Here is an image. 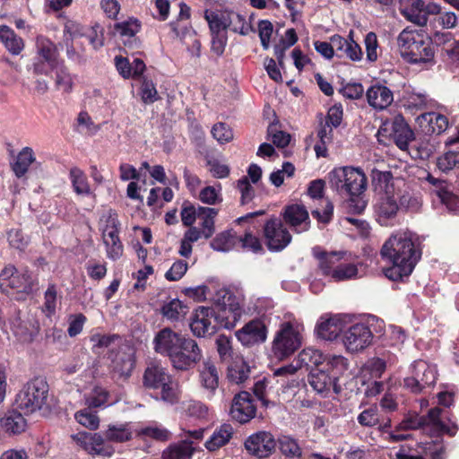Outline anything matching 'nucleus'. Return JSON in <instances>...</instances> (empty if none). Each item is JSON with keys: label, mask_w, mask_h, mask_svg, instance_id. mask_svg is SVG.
<instances>
[{"label": "nucleus", "mask_w": 459, "mask_h": 459, "mask_svg": "<svg viewBox=\"0 0 459 459\" xmlns=\"http://www.w3.org/2000/svg\"><path fill=\"white\" fill-rule=\"evenodd\" d=\"M48 385L42 376H36L27 382L17 394L18 407L27 413L48 408Z\"/></svg>", "instance_id": "7"}, {"label": "nucleus", "mask_w": 459, "mask_h": 459, "mask_svg": "<svg viewBox=\"0 0 459 459\" xmlns=\"http://www.w3.org/2000/svg\"><path fill=\"white\" fill-rule=\"evenodd\" d=\"M186 336L166 327L158 332L153 340L155 351L171 357L183 339Z\"/></svg>", "instance_id": "19"}, {"label": "nucleus", "mask_w": 459, "mask_h": 459, "mask_svg": "<svg viewBox=\"0 0 459 459\" xmlns=\"http://www.w3.org/2000/svg\"><path fill=\"white\" fill-rule=\"evenodd\" d=\"M212 137L221 144L230 143L233 140V131L229 125L219 122L213 125L211 130Z\"/></svg>", "instance_id": "59"}, {"label": "nucleus", "mask_w": 459, "mask_h": 459, "mask_svg": "<svg viewBox=\"0 0 459 459\" xmlns=\"http://www.w3.org/2000/svg\"><path fill=\"white\" fill-rule=\"evenodd\" d=\"M144 385L153 389L163 401L173 403L178 399V384L171 375H144Z\"/></svg>", "instance_id": "11"}, {"label": "nucleus", "mask_w": 459, "mask_h": 459, "mask_svg": "<svg viewBox=\"0 0 459 459\" xmlns=\"http://www.w3.org/2000/svg\"><path fill=\"white\" fill-rule=\"evenodd\" d=\"M377 221L382 226H388L399 211V205L394 195H385L379 198L375 206Z\"/></svg>", "instance_id": "24"}, {"label": "nucleus", "mask_w": 459, "mask_h": 459, "mask_svg": "<svg viewBox=\"0 0 459 459\" xmlns=\"http://www.w3.org/2000/svg\"><path fill=\"white\" fill-rule=\"evenodd\" d=\"M193 451L192 444L183 441L165 450L162 454V459H190Z\"/></svg>", "instance_id": "48"}, {"label": "nucleus", "mask_w": 459, "mask_h": 459, "mask_svg": "<svg viewBox=\"0 0 459 459\" xmlns=\"http://www.w3.org/2000/svg\"><path fill=\"white\" fill-rule=\"evenodd\" d=\"M56 287L55 284H48L47 290L44 294V304L42 311L48 316H51L56 313Z\"/></svg>", "instance_id": "61"}, {"label": "nucleus", "mask_w": 459, "mask_h": 459, "mask_svg": "<svg viewBox=\"0 0 459 459\" xmlns=\"http://www.w3.org/2000/svg\"><path fill=\"white\" fill-rule=\"evenodd\" d=\"M231 418L238 423L249 422L255 417L256 405L250 393L243 391L236 394L230 407Z\"/></svg>", "instance_id": "18"}, {"label": "nucleus", "mask_w": 459, "mask_h": 459, "mask_svg": "<svg viewBox=\"0 0 459 459\" xmlns=\"http://www.w3.org/2000/svg\"><path fill=\"white\" fill-rule=\"evenodd\" d=\"M332 128L327 125L318 124L316 128V143L314 151L317 158L328 157V147L333 142V133Z\"/></svg>", "instance_id": "29"}, {"label": "nucleus", "mask_w": 459, "mask_h": 459, "mask_svg": "<svg viewBox=\"0 0 459 459\" xmlns=\"http://www.w3.org/2000/svg\"><path fill=\"white\" fill-rule=\"evenodd\" d=\"M201 358L202 351L197 342L186 337L180 342L177 351L171 354L169 360L177 370L185 371L196 365Z\"/></svg>", "instance_id": "9"}, {"label": "nucleus", "mask_w": 459, "mask_h": 459, "mask_svg": "<svg viewBox=\"0 0 459 459\" xmlns=\"http://www.w3.org/2000/svg\"><path fill=\"white\" fill-rule=\"evenodd\" d=\"M239 235L230 229L217 234L210 242L211 247L215 251L229 252L238 249Z\"/></svg>", "instance_id": "28"}, {"label": "nucleus", "mask_w": 459, "mask_h": 459, "mask_svg": "<svg viewBox=\"0 0 459 459\" xmlns=\"http://www.w3.org/2000/svg\"><path fill=\"white\" fill-rule=\"evenodd\" d=\"M310 227L308 212L304 205H289V230L296 233L307 231Z\"/></svg>", "instance_id": "26"}, {"label": "nucleus", "mask_w": 459, "mask_h": 459, "mask_svg": "<svg viewBox=\"0 0 459 459\" xmlns=\"http://www.w3.org/2000/svg\"><path fill=\"white\" fill-rule=\"evenodd\" d=\"M0 289L7 295H13L16 300H25L39 290V280L27 268L18 270L9 264L0 273Z\"/></svg>", "instance_id": "6"}, {"label": "nucleus", "mask_w": 459, "mask_h": 459, "mask_svg": "<svg viewBox=\"0 0 459 459\" xmlns=\"http://www.w3.org/2000/svg\"><path fill=\"white\" fill-rule=\"evenodd\" d=\"M435 381V375H411L404 378V385L411 392L419 393L427 384H433Z\"/></svg>", "instance_id": "52"}, {"label": "nucleus", "mask_w": 459, "mask_h": 459, "mask_svg": "<svg viewBox=\"0 0 459 459\" xmlns=\"http://www.w3.org/2000/svg\"><path fill=\"white\" fill-rule=\"evenodd\" d=\"M232 435V426L230 424H222L214 430L210 438L205 442V447L209 451H215L228 444Z\"/></svg>", "instance_id": "33"}, {"label": "nucleus", "mask_w": 459, "mask_h": 459, "mask_svg": "<svg viewBox=\"0 0 459 459\" xmlns=\"http://www.w3.org/2000/svg\"><path fill=\"white\" fill-rule=\"evenodd\" d=\"M358 273V267L354 264L342 262L339 268L334 270L329 277L334 281H344L356 278Z\"/></svg>", "instance_id": "55"}, {"label": "nucleus", "mask_w": 459, "mask_h": 459, "mask_svg": "<svg viewBox=\"0 0 459 459\" xmlns=\"http://www.w3.org/2000/svg\"><path fill=\"white\" fill-rule=\"evenodd\" d=\"M303 330V325L299 323L292 314L289 313V360H290L291 353L301 346Z\"/></svg>", "instance_id": "39"}, {"label": "nucleus", "mask_w": 459, "mask_h": 459, "mask_svg": "<svg viewBox=\"0 0 459 459\" xmlns=\"http://www.w3.org/2000/svg\"><path fill=\"white\" fill-rule=\"evenodd\" d=\"M92 407L78 411L74 414L76 421L90 430H96L100 427V418L95 411H91Z\"/></svg>", "instance_id": "49"}, {"label": "nucleus", "mask_w": 459, "mask_h": 459, "mask_svg": "<svg viewBox=\"0 0 459 459\" xmlns=\"http://www.w3.org/2000/svg\"><path fill=\"white\" fill-rule=\"evenodd\" d=\"M38 54L40 59L49 62L50 64L60 65L63 60L58 58V50L54 42L48 39H39L37 42Z\"/></svg>", "instance_id": "43"}, {"label": "nucleus", "mask_w": 459, "mask_h": 459, "mask_svg": "<svg viewBox=\"0 0 459 459\" xmlns=\"http://www.w3.org/2000/svg\"><path fill=\"white\" fill-rule=\"evenodd\" d=\"M327 178L330 188L345 198L347 213L361 214L367 206L362 196L367 188V177L363 170L350 166L339 167L331 170Z\"/></svg>", "instance_id": "4"}, {"label": "nucleus", "mask_w": 459, "mask_h": 459, "mask_svg": "<svg viewBox=\"0 0 459 459\" xmlns=\"http://www.w3.org/2000/svg\"><path fill=\"white\" fill-rule=\"evenodd\" d=\"M381 129L390 132V138L402 151L407 150L409 143L414 140L413 131L401 114L394 116L390 122H385Z\"/></svg>", "instance_id": "13"}, {"label": "nucleus", "mask_w": 459, "mask_h": 459, "mask_svg": "<svg viewBox=\"0 0 459 459\" xmlns=\"http://www.w3.org/2000/svg\"><path fill=\"white\" fill-rule=\"evenodd\" d=\"M186 416L190 421L204 422L210 420L209 408L198 401H189L184 403Z\"/></svg>", "instance_id": "37"}, {"label": "nucleus", "mask_w": 459, "mask_h": 459, "mask_svg": "<svg viewBox=\"0 0 459 459\" xmlns=\"http://www.w3.org/2000/svg\"><path fill=\"white\" fill-rule=\"evenodd\" d=\"M324 355L318 350L304 349L296 357H294L289 363V373H296L298 371H304L307 373H313L314 370L322 368Z\"/></svg>", "instance_id": "17"}, {"label": "nucleus", "mask_w": 459, "mask_h": 459, "mask_svg": "<svg viewBox=\"0 0 459 459\" xmlns=\"http://www.w3.org/2000/svg\"><path fill=\"white\" fill-rule=\"evenodd\" d=\"M180 216L185 226H192L199 216V206L196 208L190 201L185 200L182 204Z\"/></svg>", "instance_id": "62"}, {"label": "nucleus", "mask_w": 459, "mask_h": 459, "mask_svg": "<svg viewBox=\"0 0 459 459\" xmlns=\"http://www.w3.org/2000/svg\"><path fill=\"white\" fill-rule=\"evenodd\" d=\"M268 136L271 137L272 142L274 145L279 148H282L283 156H287V134L286 132L279 129L277 123H272L267 128Z\"/></svg>", "instance_id": "60"}, {"label": "nucleus", "mask_w": 459, "mask_h": 459, "mask_svg": "<svg viewBox=\"0 0 459 459\" xmlns=\"http://www.w3.org/2000/svg\"><path fill=\"white\" fill-rule=\"evenodd\" d=\"M401 57L407 64L431 67L436 64L432 39L423 30L404 28L397 37Z\"/></svg>", "instance_id": "5"}, {"label": "nucleus", "mask_w": 459, "mask_h": 459, "mask_svg": "<svg viewBox=\"0 0 459 459\" xmlns=\"http://www.w3.org/2000/svg\"><path fill=\"white\" fill-rule=\"evenodd\" d=\"M238 248L250 251L254 254H264V248L261 239L253 234L252 230L247 229L244 234L239 235Z\"/></svg>", "instance_id": "44"}, {"label": "nucleus", "mask_w": 459, "mask_h": 459, "mask_svg": "<svg viewBox=\"0 0 459 459\" xmlns=\"http://www.w3.org/2000/svg\"><path fill=\"white\" fill-rule=\"evenodd\" d=\"M136 435L139 437L153 438L159 441H166L170 437L169 431L156 422L137 430Z\"/></svg>", "instance_id": "50"}, {"label": "nucleus", "mask_w": 459, "mask_h": 459, "mask_svg": "<svg viewBox=\"0 0 459 459\" xmlns=\"http://www.w3.org/2000/svg\"><path fill=\"white\" fill-rule=\"evenodd\" d=\"M0 40L13 55H19L24 47L22 39L6 25L0 26Z\"/></svg>", "instance_id": "36"}, {"label": "nucleus", "mask_w": 459, "mask_h": 459, "mask_svg": "<svg viewBox=\"0 0 459 459\" xmlns=\"http://www.w3.org/2000/svg\"><path fill=\"white\" fill-rule=\"evenodd\" d=\"M438 169L446 172L459 165V151H448L439 157L437 163Z\"/></svg>", "instance_id": "63"}, {"label": "nucleus", "mask_w": 459, "mask_h": 459, "mask_svg": "<svg viewBox=\"0 0 459 459\" xmlns=\"http://www.w3.org/2000/svg\"><path fill=\"white\" fill-rule=\"evenodd\" d=\"M36 160L35 153L30 147H23L15 160L11 163L12 170L14 175L21 178L28 172L30 166Z\"/></svg>", "instance_id": "31"}, {"label": "nucleus", "mask_w": 459, "mask_h": 459, "mask_svg": "<svg viewBox=\"0 0 459 459\" xmlns=\"http://www.w3.org/2000/svg\"><path fill=\"white\" fill-rule=\"evenodd\" d=\"M272 352L278 360L287 358V322L281 325L273 342Z\"/></svg>", "instance_id": "46"}, {"label": "nucleus", "mask_w": 459, "mask_h": 459, "mask_svg": "<svg viewBox=\"0 0 459 459\" xmlns=\"http://www.w3.org/2000/svg\"><path fill=\"white\" fill-rule=\"evenodd\" d=\"M141 28V22L137 18L130 17L126 21L116 22L110 33L114 36L117 35L126 48L131 51H134L141 46V41L136 37Z\"/></svg>", "instance_id": "14"}, {"label": "nucleus", "mask_w": 459, "mask_h": 459, "mask_svg": "<svg viewBox=\"0 0 459 459\" xmlns=\"http://www.w3.org/2000/svg\"><path fill=\"white\" fill-rule=\"evenodd\" d=\"M217 214V209L199 205V216L197 218L201 220V230L203 231L204 238L206 239L210 238L215 231L214 219Z\"/></svg>", "instance_id": "38"}, {"label": "nucleus", "mask_w": 459, "mask_h": 459, "mask_svg": "<svg viewBox=\"0 0 459 459\" xmlns=\"http://www.w3.org/2000/svg\"><path fill=\"white\" fill-rule=\"evenodd\" d=\"M84 37L88 39L89 43L95 50H98L104 46V29L98 22H95L92 26L87 29Z\"/></svg>", "instance_id": "57"}, {"label": "nucleus", "mask_w": 459, "mask_h": 459, "mask_svg": "<svg viewBox=\"0 0 459 459\" xmlns=\"http://www.w3.org/2000/svg\"><path fill=\"white\" fill-rule=\"evenodd\" d=\"M373 333L369 326L364 323H358L350 326L342 336V342L351 353L365 350L372 342Z\"/></svg>", "instance_id": "12"}, {"label": "nucleus", "mask_w": 459, "mask_h": 459, "mask_svg": "<svg viewBox=\"0 0 459 459\" xmlns=\"http://www.w3.org/2000/svg\"><path fill=\"white\" fill-rule=\"evenodd\" d=\"M228 373H250L252 367L237 352L233 353L226 361Z\"/></svg>", "instance_id": "54"}, {"label": "nucleus", "mask_w": 459, "mask_h": 459, "mask_svg": "<svg viewBox=\"0 0 459 459\" xmlns=\"http://www.w3.org/2000/svg\"><path fill=\"white\" fill-rule=\"evenodd\" d=\"M287 49V39L281 37L277 44L274 45V58H265L264 67L269 77L274 82H281L282 76L280 70L284 67L285 50Z\"/></svg>", "instance_id": "21"}, {"label": "nucleus", "mask_w": 459, "mask_h": 459, "mask_svg": "<svg viewBox=\"0 0 459 459\" xmlns=\"http://www.w3.org/2000/svg\"><path fill=\"white\" fill-rule=\"evenodd\" d=\"M69 179L76 195H93L90 182L84 171L78 167H73L69 170Z\"/></svg>", "instance_id": "32"}, {"label": "nucleus", "mask_w": 459, "mask_h": 459, "mask_svg": "<svg viewBox=\"0 0 459 459\" xmlns=\"http://www.w3.org/2000/svg\"><path fill=\"white\" fill-rule=\"evenodd\" d=\"M204 18L208 22L211 35H227L228 25L226 13L205 11Z\"/></svg>", "instance_id": "41"}, {"label": "nucleus", "mask_w": 459, "mask_h": 459, "mask_svg": "<svg viewBox=\"0 0 459 459\" xmlns=\"http://www.w3.org/2000/svg\"><path fill=\"white\" fill-rule=\"evenodd\" d=\"M109 394L102 386H95L86 396V404L92 408L103 407L111 404L108 403Z\"/></svg>", "instance_id": "51"}, {"label": "nucleus", "mask_w": 459, "mask_h": 459, "mask_svg": "<svg viewBox=\"0 0 459 459\" xmlns=\"http://www.w3.org/2000/svg\"><path fill=\"white\" fill-rule=\"evenodd\" d=\"M74 442L91 455L111 457L115 449L112 445L107 443L104 435L90 433L86 431L72 435Z\"/></svg>", "instance_id": "10"}, {"label": "nucleus", "mask_w": 459, "mask_h": 459, "mask_svg": "<svg viewBox=\"0 0 459 459\" xmlns=\"http://www.w3.org/2000/svg\"><path fill=\"white\" fill-rule=\"evenodd\" d=\"M343 320L339 315L328 318L321 316L316 324V332L319 338L325 341H333L343 331Z\"/></svg>", "instance_id": "23"}, {"label": "nucleus", "mask_w": 459, "mask_h": 459, "mask_svg": "<svg viewBox=\"0 0 459 459\" xmlns=\"http://www.w3.org/2000/svg\"><path fill=\"white\" fill-rule=\"evenodd\" d=\"M419 120L425 134H440L448 127L447 117L437 112L424 113L419 117Z\"/></svg>", "instance_id": "25"}, {"label": "nucleus", "mask_w": 459, "mask_h": 459, "mask_svg": "<svg viewBox=\"0 0 459 459\" xmlns=\"http://www.w3.org/2000/svg\"><path fill=\"white\" fill-rule=\"evenodd\" d=\"M56 85L57 88L62 89L65 92H71L73 90V78L68 72V69L61 62L58 68H56Z\"/></svg>", "instance_id": "58"}, {"label": "nucleus", "mask_w": 459, "mask_h": 459, "mask_svg": "<svg viewBox=\"0 0 459 459\" xmlns=\"http://www.w3.org/2000/svg\"><path fill=\"white\" fill-rule=\"evenodd\" d=\"M244 445L250 455L257 458H265L274 452L276 440L270 432L258 431L250 435Z\"/></svg>", "instance_id": "15"}, {"label": "nucleus", "mask_w": 459, "mask_h": 459, "mask_svg": "<svg viewBox=\"0 0 459 459\" xmlns=\"http://www.w3.org/2000/svg\"><path fill=\"white\" fill-rule=\"evenodd\" d=\"M188 311L189 307L178 299L164 303L160 308L162 316L171 322H178L183 319Z\"/></svg>", "instance_id": "34"}, {"label": "nucleus", "mask_w": 459, "mask_h": 459, "mask_svg": "<svg viewBox=\"0 0 459 459\" xmlns=\"http://www.w3.org/2000/svg\"><path fill=\"white\" fill-rule=\"evenodd\" d=\"M277 375H273L268 377H264L263 380H258L254 385V394L257 397L258 400L262 402V404L264 407H268L270 404L267 397L273 391V384L277 382L275 377Z\"/></svg>", "instance_id": "42"}, {"label": "nucleus", "mask_w": 459, "mask_h": 459, "mask_svg": "<svg viewBox=\"0 0 459 459\" xmlns=\"http://www.w3.org/2000/svg\"><path fill=\"white\" fill-rule=\"evenodd\" d=\"M343 108L341 103L334 104L330 107L325 117L320 113L317 116L318 124L323 126L327 125L330 128H337L342 121Z\"/></svg>", "instance_id": "47"}, {"label": "nucleus", "mask_w": 459, "mask_h": 459, "mask_svg": "<svg viewBox=\"0 0 459 459\" xmlns=\"http://www.w3.org/2000/svg\"><path fill=\"white\" fill-rule=\"evenodd\" d=\"M228 29L235 33L247 35L249 30V25L245 18L236 13H226Z\"/></svg>", "instance_id": "56"}, {"label": "nucleus", "mask_w": 459, "mask_h": 459, "mask_svg": "<svg viewBox=\"0 0 459 459\" xmlns=\"http://www.w3.org/2000/svg\"><path fill=\"white\" fill-rule=\"evenodd\" d=\"M2 429L9 434H20L26 429V420L19 412L12 411L0 420Z\"/></svg>", "instance_id": "40"}, {"label": "nucleus", "mask_w": 459, "mask_h": 459, "mask_svg": "<svg viewBox=\"0 0 459 459\" xmlns=\"http://www.w3.org/2000/svg\"><path fill=\"white\" fill-rule=\"evenodd\" d=\"M322 368H319V373H343L349 369V360L342 355H333L325 357L323 359Z\"/></svg>", "instance_id": "45"}, {"label": "nucleus", "mask_w": 459, "mask_h": 459, "mask_svg": "<svg viewBox=\"0 0 459 459\" xmlns=\"http://www.w3.org/2000/svg\"><path fill=\"white\" fill-rule=\"evenodd\" d=\"M107 443H125L133 438L131 423L108 424L103 432Z\"/></svg>", "instance_id": "30"}, {"label": "nucleus", "mask_w": 459, "mask_h": 459, "mask_svg": "<svg viewBox=\"0 0 459 459\" xmlns=\"http://www.w3.org/2000/svg\"><path fill=\"white\" fill-rule=\"evenodd\" d=\"M366 96L369 106L379 110L386 108L394 101L393 91L379 82L368 89Z\"/></svg>", "instance_id": "20"}, {"label": "nucleus", "mask_w": 459, "mask_h": 459, "mask_svg": "<svg viewBox=\"0 0 459 459\" xmlns=\"http://www.w3.org/2000/svg\"><path fill=\"white\" fill-rule=\"evenodd\" d=\"M401 14L418 26L422 27L428 23V17L423 13V0H412L408 6L401 9Z\"/></svg>", "instance_id": "35"}, {"label": "nucleus", "mask_w": 459, "mask_h": 459, "mask_svg": "<svg viewBox=\"0 0 459 459\" xmlns=\"http://www.w3.org/2000/svg\"><path fill=\"white\" fill-rule=\"evenodd\" d=\"M345 252H326V251H314L315 257L319 262V268L325 276H329L334 270H337L341 264L343 262Z\"/></svg>", "instance_id": "27"}, {"label": "nucleus", "mask_w": 459, "mask_h": 459, "mask_svg": "<svg viewBox=\"0 0 459 459\" xmlns=\"http://www.w3.org/2000/svg\"><path fill=\"white\" fill-rule=\"evenodd\" d=\"M267 330L258 319L252 320L237 333L238 339L245 345H253L265 341Z\"/></svg>", "instance_id": "22"}, {"label": "nucleus", "mask_w": 459, "mask_h": 459, "mask_svg": "<svg viewBox=\"0 0 459 459\" xmlns=\"http://www.w3.org/2000/svg\"><path fill=\"white\" fill-rule=\"evenodd\" d=\"M372 184L376 190L385 192V195H390V185L393 180V174L391 171H381L378 169L372 170Z\"/></svg>", "instance_id": "53"}, {"label": "nucleus", "mask_w": 459, "mask_h": 459, "mask_svg": "<svg viewBox=\"0 0 459 459\" xmlns=\"http://www.w3.org/2000/svg\"><path fill=\"white\" fill-rule=\"evenodd\" d=\"M7 240L12 247L20 251H23L29 244V238L20 229H11L7 232Z\"/></svg>", "instance_id": "64"}, {"label": "nucleus", "mask_w": 459, "mask_h": 459, "mask_svg": "<svg viewBox=\"0 0 459 459\" xmlns=\"http://www.w3.org/2000/svg\"><path fill=\"white\" fill-rule=\"evenodd\" d=\"M120 221L115 211L110 210L102 230V239L108 258L116 261L123 255L124 247L119 238Z\"/></svg>", "instance_id": "8"}, {"label": "nucleus", "mask_w": 459, "mask_h": 459, "mask_svg": "<svg viewBox=\"0 0 459 459\" xmlns=\"http://www.w3.org/2000/svg\"><path fill=\"white\" fill-rule=\"evenodd\" d=\"M380 255L390 264L384 269L385 276L393 281H403L421 259L422 249L418 238L411 233L397 232L385 241Z\"/></svg>", "instance_id": "3"}, {"label": "nucleus", "mask_w": 459, "mask_h": 459, "mask_svg": "<svg viewBox=\"0 0 459 459\" xmlns=\"http://www.w3.org/2000/svg\"><path fill=\"white\" fill-rule=\"evenodd\" d=\"M424 428L431 433V441L417 444L416 447L403 446L391 454L393 459H444L445 449L439 439L440 435L454 437L457 433L456 423L447 419L444 420L442 410L435 407L429 410L426 417L409 413L399 424V430Z\"/></svg>", "instance_id": "1"}, {"label": "nucleus", "mask_w": 459, "mask_h": 459, "mask_svg": "<svg viewBox=\"0 0 459 459\" xmlns=\"http://www.w3.org/2000/svg\"><path fill=\"white\" fill-rule=\"evenodd\" d=\"M264 238L272 252L281 251L287 246V228L283 227L281 219L273 217L264 223Z\"/></svg>", "instance_id": "16"}, {"label": "nucleus", "mask_w": 459, "mask_h": 459, "mask_svg": "<svg viewBox=\"0 0 459 459\" xmlns=\"http://www.w3.org/2000/svg\"><path fill=\"white\" fill-rule=\"evenodd\" d=\"M240 316L238 298L228 290H220L212 307L200 306L195 309L189 325L195 336L206 337L213 335L220 328H233Z\"/></svg>", "instance_id": "2"}]
</instances>
